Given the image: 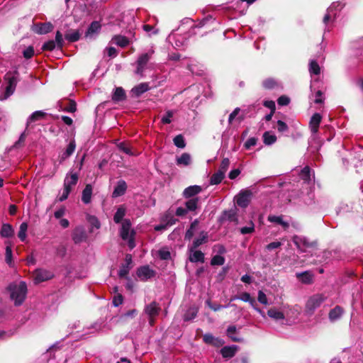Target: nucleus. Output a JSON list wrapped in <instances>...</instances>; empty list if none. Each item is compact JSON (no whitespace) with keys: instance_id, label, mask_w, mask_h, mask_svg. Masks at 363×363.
<instances>
[{"instance_id":"obj_50","label":"nucleus","mask_w":363,"mask_h":363,"mask_svg":"<svg viewBox=\"0 0 363 363\" xmlns=\"http://www.w3.org/2000/svg\"><path fill=\"white\" fill-rule=\"evenodd\" d=\"M158 255L160 258L162 260H168L171 258L170 252L165 248L160 249L158 251Z\"/></svg>"},{"instance_id":"obj_49","label":"nucleus","mask_w":363,"mask_h":363,"mask_svg":"<svg viewBox=\"0 0 363 363\" xmlns=\"http://www.w3.org/2000/svg\"><path fill=\"white\" fill-rule=\"evenodd\" d=\"M350 206L347 203H340L338 207L336 208L337 215H342L350 211Z\"/></svg>"},{"instance_id":"obj_44","label":"nucleus","mask_w":363,"mask_h":363,"mask_svg":"<svg viewBox=\"0 0 363 363\" xmlns=\"http://www.w3.org/2000/svg\"><path fill=\"white\" fill-rule=\"evenodd\" d=\"M239 300L249 303L251 307L254 306V305H256L255 298H252L251 295L247 292L242 293L239 296Z\"/></svg>"},{"instance_id":"obj_35","label":"nucleus","mask_w":363,"mask_h":363,"mask_svg":"<svg viewBox=\"0 0 363 363\" xmlns=\"http://www.w3.org/2000/svg\"><path fill=\"white\" fill-rule=\"evenodd\" d=\"M125 208L123 206H121L118 208L116 212L114 214L113 216V220L116 223H122L123 220V217L125 215Z\"/></svg>"},{"instance_id":"obj_17","label":"nucleus","mask_w":363,"mask_h":363,"mask_svg":"<svg viewBox=\"0 0 363 363\" xmlns=\"http://www.w3.org/2000/svg\"><path fill=\"white\" fill-rule=\"evenodd\" d=\"M202 189L199 185H193L186 188L183 191V196L185 199H191L194 197H197L198 195Z\"/></svg>"},{"instance_id":"obj_4","label":"nucleus","mask_w":363,"mask_h":363,"mask_svg":"<svg viewBox=\"0 0 363 363\" xmlns=\"http://www.w3.org/2000/svg\"><path fill=\"white\" fill-rule=\"evenodd\" d=\"M154 54L153 50H150L148 52L139 55L135 64L136 69L135 73L140 76L141 78L145 77V70L147 68V63L152 59Z\"/></svg>"},{"instance_id":"obj_43","label":"nucleus","mask_w":363,"mask_h":363,"mask_svg":"<svg viewBox=\"0 0 363 363\" xmlns=\"http://www.w3.org/2000/svg\"><path fill=\"white\" fill-rule=\"evenodd\" d=\"M225 177V174L222 173V172L217 171L214 173L210 179L211 184L216 185L219 184Z\"/></svg>"},{"instance_id":"obj_34","label":"nucleus","mask_w":363,"mask_h":363,"mask_svg":"<svg viewBox=\"0 0 363 363\" xmlns=\"http://www.w3.org/2000/svg\"><path fill=\"white\" fill-rule=\"evenodd\" d=\"M125 99V93L123 88L117 87L116 88L113 95L112 100L113 101H121Z\"/></svg>"},{"instance_id":"obj_2","label":"nucleus","mask_w":363,"mask_h":363,"mask_svg":"<svg viewBox=\"0 0 363 363\" xmlns=\"http://www.w3.org/2000/svg\"><path fill=\"white\" fill-rule=\"evenodd\" d=\"M327 296L323 294H315L308 298L305 304V315L311 316L315 311L326 301Z\"/></svg>"},{"instance_id":"obj_53","label":"nucleus","mask_w":363,"mask_h":363,"mask_svg":"<svg viewBox=\"0 0 363 363\" xmlns=\"http://www.w3.org/2000/svg\"><path fill=\"white\" fill-rule=\"evenodd\" d=\"M174 112L172 111H167L166 113L162 117L161 121L164 124H169L172 122Z\"/></svg>"},{"instance_id":"obj_24","label":"nucleus","mask_w":363,"mask_h":363,"mask_svg":"<svg viewBox=\"0 0 363 363\" xmlns=\"http://www.w3.org/2000/svg\"><path fill=\"white\" fill-rule=\"evenodd\" d=\"M199 197L188 199V200L184 202V206L189 212H195L199 208Z\"/></svg>"},{"instance_id":"obj_48","label":"nucleus","mask_w":363,"mask_h":363,"mask_svg":"<svg viewBox=\"0 0 363 363\" xmlns=\"http://www.w3.org/2000/svg\"><path fill=\"white\" fill-rule=\"evenodd\" d=\"M174 144L179 148H184L186 145L184 138L182 135L175 136L173 139Z\"/></svg>"},{"instance_id":"obj_9","label":"nucleus","mask_w":363,"mask_h":363,"mask_svg":"<svg viewBox=\"0 0 363 363\" xmlns=\"http://www.w3.org/2000/svg\"><path fill=\"white\" fill-rule=\"evenodd\" d=\"M155 274V271L147 265L140 267L137 270V276L140 280L144 281L154 277Z\"/></svg>"},{"instance_id":"obj_19","label":"nucleus","mask_w":363,"mask_h":363,"mask_svg":"<svg viewBox=\"0 0 363 363\" xmlns=\"http://www.w3.org/2000/svg\"><path fill=\"white\" fill-rule=\"evenodd\" d=\"M127 190V184L126 182L121 179L117 182L116 186L113 191L112 196L113 198H117L121 196H123Z\"/></svg>"},{"instance_id":"obj_55","label":"nucleus","mask_w":363,"mask_h":363,"mask_svg":"<svg viewBox=\"0 0 363 363\" xmlns=\"http://www.w3.org/2000/svg\"><path fill=\"white\" fill-rule=\"evenodd\" d=\"M230 165V160L228 158H224L220 163L219 169L218 171L222 172V173L225 174Z\"/></svg>"},{"instance_id":"obj_33","label":"nucleus","mask_w":363,"mask_h":363,"mask_svg":"<svg viewBox=\"0 0 363 363\" xmlns=\"http://www.w3.org/2000/svg\"><path fill=\"white\" fill-rule=\"evenodd\" d=\"M45 115L46 113L43 111H36L33 112L27 119V125L44 118Z\"/></svg>"},{"instance_id":"obj_16","label":"nucleus","mask_w":363,"mask_h":363,"mask_svg":"<svg viewBox=\"0 0 363 363\" xmlns=\"http://www.w3.org/2000/svg\"><path fill=\"white\" fill-rule=\"evenodd\" d=\"M321 120L322 116L318 113H315L311 116L309 122V128L313 135L318 133Z\"/></svg>"},{"instance_id":"obj_11","label":"nucleus","mask_w":363,"mask_h":363,"mask_svg":"<svg viewBox=\"0 0 363 363\" xmlns=\"http://www.w3.org/2000/svg\"><path fill=\"white\" fill-rule=\"evenodd\" d=\"M292 240L297 248L301 252H305V248L313 246V243L310 242L308 238L303 236L294 235L292 238Z\"/></svg>"},{"instance_id":"obj_60","label":"nucleus","mask_w":363,"mask_h":363,"mask_svg":"<svg viewBox=\"0 0 363 363\" xmlns=\"http://www.w3.org/2000/svg\"><path fill=\"white\" fill-rule=\"evenodd\" d=\"M164 220L165 221V223H167L168 227H170V226L174 225L178 221V219L175 218L172 216H169L168 214H166L165 216H164Z\"/></svg>"},{"instance_id":"obj_31","label":"nucleus","mask_w":363,"mask_h":363,"mask_svg":"<svg viewBox=\"0 0 363 363\" xmlns=\"http://www.w3.org/2000/svg\"><path fill=\"white\" fill-rule=\"evenodd\" d=\"M267 315L275 320H281L285 318L284 313L274 308H269L267 311Z\"/></svg>"},{"instance_id":"obj_58","label":"nucleus","mask_w":363,"mask_h":363,"mask_svg":"<svg viewBox=\"0 0 363 363\" xmlns=\"http://www.w3.org/2000/svg\"><path fill=\"white\" fill-rule=\"evenodd\" d=\"M257 300L258 301L264 305L268 304V300L266 294L261 290L258 291V296H257Z\"/></svg>"},{"instance_id":"obj_18","label":"nucleus","mask_w":363,"mask_h":363,"mask_svg":"<svg viewBox=\"0 0 363 363\" xmlns=\"http://www.w3.org/2000/svg\"><path fill=\"white\" fill-rule=\"evenodd\" d=\"M296 276L298 280L304 284H311L313 281L314 275L311 271L296 273Z\"/></svg>"},{"instance_id":"obj_6","label":"nucleus","mask_w":363,"mask_h":363,"mask_svg":"<svg viewBox=\"0 0 363 363\" xmlns=\"http://www.w3.org/2000/svg\"><path fill=\"white\" fill-rule=\"evenodd\" d=\"M342 7V5L339 1L332 3L327 9V13L324 16L323 23L327 24L332 18L335 19L337 16V12L340 11Z\"/></svg>"},{"instance_id":"obj_12","label":"nucleus","mask_w":363,"mask_h":363,"mask_svg":"<svg viewBox=\"0 0 363 363\" xmlns=\"http://www.w3.org/2000/svg\"><path fill=\"white\" fill-rule=\"evenodd\" d=\"M79 180V175L77 172H68L64 179L63 187H65L72 191L73 186H74Z\"/></svg>"},{"instance_id":"obj_10","label":"nucleus","mask_w":363,"mask_h":363,"mask_svg":"<svg viewBox=\"0 0 363 363\" xmlns=\"http://www.w3.org/2000/svg\"><path fill=\"white\" fill-rule=\"evenodd\" d=\"M33 276L35 284H39L52 279L53 277V274L50 271L38 269L35 271Z\"/></svg>"},{"instance_id":"obj_26","label":"nucleus","mask_w":363,"mask_h":363,"mask_svg":"<svg viewBox=\"0 0 363 363\" xmlns=\"http://www.w3.org/2000/svg\"><path fill=\"white\" fill-rule=\"evenodd\" d=\"M300 177L305 182L309 183L312 179L311 177L314 178V172L311 169V168L308 166H306L301 169L300 173Z\"/></svg>"},{"instance_id":"obj_1","label":"nucleus","mask_w":363,"mask_h":363,"mask_svg":"<svg viewBox=\"0 0 363 363\" xmlns=\"http://www.w3.org/2000/svg\"><path fill=\"white\" fill-rule=\"evenodd\" d=\"M10 297L14 301L15 306H21L26 299L27 294V285L25 281L11 283L8 287Z\"/></svg>"},{"instance_id":"obj_15","label":"nucleus","mask_w":363,"mask_h":363,"mask_svg":"<svg viewBox=\"0 0 363 363\" xmlns=\"http://www.w3.org/2000/svg\"><path fill=\"white\" fill-rule=\"evenodd\" d=\"M189 259L191 262H204V254L201 250H196V249H193V247L190 246L189 247Z\"/></svg>"},{"instance_id":"obj_62","label":"nucleus","mask_w":363,"mask_h":363,"mask_svg":"<svg viewBox=\"0 0 363 363\" xmlns=\"http://www.w3.org/2000/svg\"><path fill=\"white\" fill-rule=\"evenodd\" d=\"M123 297L121 294L114 296L112 303L115 307H118L123 303Z\"/></svg>"},{"instance_id":"obj_27","label":"nucleus","mask_w":363,"mask_h":363,"mask_svg":"<svg viewBox=\"0 0 363 363\" xmlns=\"http://www.w3.org/2000/svg\"><path fill=\"white\" fill-rule=\"evenodd\" d=\"M237 348L235 345L225 346L220 350V354L224 358H231L235 354Z\"/></svg>"},{"instance_id":"obj_42","label":"nucleus","mask_w":363,"mask_h":363,"mask_svg":"<svg viewBox=\"0 0 363 363\" xmlns=\"http://www.w3.org/2000/svg\"><path fill=\"white\" fill-rule=\"evenodd\" d=\"M198 313V308L196 307L189 308L184 315V320L189 321L194 319Z\"/></svg>"},{"instance_id":"obj_46","label":"nucleus","mask_w":363,"mask_h":363,"mask_svg":"<svg viewBox=\"0 0 363 363\" xmlns=\"http://www.w3.org/2000/svg\"><path fill=\"white\" fill-rule=\"evenodd\" d=\"M309 72L311 74H313L315 75L319 74L320 72V68L318 62L314 60H312L310 61Z\"/></svg>"},{"instance_id":"obj_47","label":"nucleus","mask_w":363,"mask_h":363,"mask_svg":"<svg viewBox=\"0 0 363 363\" xmlns=\"http://www.w3.org/2000/svg\"><path fill=\"white\" fill-rule=\"evenodd\" d=\"M225 261V259L224 257H223L220 255H216L212 257V259L211 260V264L212 266H221V265L224 264Z\"/></svg>"},{"instance_id":"obj_8","label":"nucleus","mask_w":363,"mask_h":363,"mask_svg":"<svg viewBox=\"0 0 363 363\" xmlns=\"http://www.w3.org/2000/svg\"><path fill=\"white\" fill-rule=\"evenodd\" d=\"M72 238L75 244L85 242L87 239L86 230L83 226H77L72 234Z\"/></svg>"},{"instance_id":"obj_20","label":"nucleus","mask_w":363,"mask_h":363,"mask_svg":"<svg viewBox=\"0 0 363 363\" xmlns=\"http://www.w3.org/2000/svg\"><path fill=\"white\" fill-rule=\"evenodd\" d=\"M208 233L202 230L199 233V237L195 238L192 242L191 247H193V249H196L200 245L206 243L208 242Z\"/></svg>"},{"instance_id":"obj_21","label":"nucleus","mask_w":363,"mask_h":363,"mask_svg":"<svg viewBox=\"0 0 363 363\" xmlns=\"http://www.w3.org/2000/svg\"><path fill=\"white\" fill-rule=\"evenodd\" d=\"M343 313L344 309L340 306H336L334 308L330 311L328 314L329 320L331 322H335L339 320Z\"/></svg>"},{"instance_id":"obj_57","label":"nucleus","mask_w":363,"mask_h":363,"mask_svg":"<svg viewBox=\"0 0 363 363\" xmlns=\"http://www.w3.org/2000/svg\"><path fill=\"white\" fill-rule=\"evenodd\" d=\"M257 139L255 137H252V138H248L246 142L245 143V147L247 149V150H249L252 147L256 145L257 144Z\"/></svg>"},{"instance_id":"obj_32","label":"nucleus","mask_w":363,"mask_h":363,"mask_svg":"<svg viewBox=\"0 0 363 363\" xmlns=\"http://www.w3.org/2000/svg\"><path fill=\"white\" fill-rule=\"evenodd\" d=\"M0 235L2 238H11L13 235V229L10 224H3L0 230Z\"/></svg>"},{"instance_id":"obj_36","label":"nucleus","mask_w":363,"mask_h":363,"mask_svg":"<svg viewBox=\"0 0 363 363\" xmlns=\"http://www.w3.org/2000/svg\"><path fill=\"white\" fill-rule=\"evenodd\" d=\"M101 24L99 21H93L89 26L86 36L92 35L93 34L98 33L101 30Z\"/></svg>"},{"instance_id":"obj_56","label":"nucleus","mask_w":363,"mask_h":363,"mask_svg":"<svg viewBox=\"0 0 363 363\" xmlns=\"http://www.w3.org/2000/svg\"><path fill=\"white\" fill-rule=\"evenodd\" d=\"M129 271H130V267H128V265L123 264L118 271L119 277H121V278L126 277L129 273Z\"/></svg>"},{"instance_id":"obj_14","label":"nucleus","mask_w":363,"mask_h":363,"mask_svg":"<svg viewBox=\"0 0 363 363\" xmlns=\"http://www.w3.org/2000/svg\"><path fill=\"white\" fill-rule=\"evenodd\" d=\"M160 310L159 303L156 301H152L145 306L144 313L148 317H155L160 313Z\"/></svg>"},{"instance_id":"obj_45","label":"nucleus","mask_w":363,"mask_h":363,"mask_svg":"<svg viewBox=\"0 0 363 363\" xmlns=\"http://www.w3.org/2000/svg\"><path fill=\"white\" fill-rule=\"evenodd\" d=\"M28 230V224L26 222L20 225L18 237L21 241H25L26 238V232Z\"/></svg>"},{"instance_id":"obj_54","label":"nucleus","mask_w":363,"mask_h":363,"mask_svg":"<svg viewBox=\"0 0 363 363\" xmlns=\"http://www.w3.org/2000/svg\"><path fill=\"white\" fill-rule=\"evenodd\" d=\"M56 47H57V44L55 43V40H48V42L45 43L42 47V49L43 50L52 51Z\"/></svg>"},{"instance_id":"obj_3","label":"nucleus","mask_w":363,"mask_h":363,"mask_svg":"<svg viewBox=\"0 0 363 363\" xmlns=\"http://www.w3.org/2000/svg\"><path fill=\"white\" fill-rule=\"evenodd\" d=\"M131 222L129 219H124L121 223L119 230L121 238L122 240L128 241V245L130 250L135 247L134 239L135 232L131 228Z\"/></svg>"},{"instance_id":"obj_13","label":"nucleus","mask_w":363,"mask_h":363,"mask_svg":"<svg viewBox=\"0 0 363 363\" xmlns=\"http://www.w3.org/2000/svg\"><path fill=\"white\" fill-rule=\"evenodd\" d=\"M7 79L8 82L5 88L4 96L0 98L1 100L6 99L11 96L13 94L16 87L17 79L15 77H9Z\"/></svg>"},{"instance_id":"obj_61","label":"nucleus","mask_w":363,"mask_h":363,"mask_svg":"<svg viewBox=\"0 0 363 363\" xmlns=\"http://www.w3.org/2000/svg\"><path fill=\"white\" fill-rule=\"evenodd\" d=\"M143 30L150 36L153 34H157L158 33V30L155 29L153 26L150 25H144L143 26Z\"/></svg>"},{"instance_id":"obj_23","label":"nucleus","mask_w":363,"mask_h":363,"mask_svg":"<svg viewBox=\"0 0 363 363\" xmlns=\"http://www.w3.org/2000/svg\"><path fill=\"white\" fill-rule=\"evenodd\" d=\"M150 89V87L149 86V83L142 82V83L139 84L138 85L134 86L132 89L131 92L133 93V95L138 97L140 95H142L143 94H144L145 92L149 91Z\"/></svg>"},{"instance_id":"obj_63","label":"nucleus","mask_w":363,"mask_h":363,"mask_svg":"<svg viewBox=\"0 0 363 363\" xmlns=\"http://www.w3.org/2000/svg\"><path fill=\"white\" fill-rule=\"evenodd\" d=\"M289 129L288 125L286 123L281 120H279L277 121V130L280 133H284L287 131Z\"/></svg>"},{"instance_id":"obj_40","label":"nucleus","mask_w":363,"mask_h":363,"mask_svg":"<svg viewBox=\"0 0 363 363\" xmlns=\"http://www.w3.org/2000/svg\"><path fill=\"white\" fill-rule=\"evenodd\" d=\"M262 138H263V143L266 145H272L277 141V136L274 134L271 133L269 131L265 132L263 134Z\"/></svg>"},{"instance_id":"obj_52","label":"nucleus","mask_w":363,"mask_h":363,"mask_svg":"<svg viewBox=\"0 0 363 363\" xmlns=\"http://www.w3.org/2000/svg\"><path fill=\"white\" fill-rule=\"evenodd\" d=\"M262 85L267 89H272L277 86V82L274 79L269 78L262 82Z\"/></svg>"},{"instance_id":"obj_5","label":"nucleus","mask_w":363,"mask_h":363,"mask_svg":"<svg viewBox=\"0 0 363 363\" xmlns=\"http://www.w3.org/2000/svg\"><path fill=\"white\" fill-rule=\"evenodd\" d=\"M351 162L357 169L359 167L360 169H357V173H360L363 170V148L358 147L357 150H353L350 152Z\"/></svg>"},{"instance_id":"obj_30","label":"nucleus","mask_w":363,"mask_h":363,"mask_svg":"<svg viewBox=\"0 0 363 363\" xmlns=\"http://www.w3.org/2000/svg\"><path fill=\"white\" fill-rule=\"evenodd\" d=\"M52 26L50 23H40L35 29V32L38 34H46L52 30Z\"/></svg>"},{"instance_id":"obj_25","label":"nucleus","mask_w":363,"mask_h":363,"mask_svg":"<svg viewBox=\"0 0 363 363\" xmlns=\"http://www.w3.org/2000/svg\"><path fill=\"white\" fill-rule=\"evenodd\" d=\"M203 340L204 342H206V344L212 345L217 347H219L224 343L222 340L218 337H215L213 335L209 333L205 334L203 337Z\"/></svg>"},{"instance_id":"obj_37","label":"nucleus","mask_w":363,"mask_h":363,"mask_svg":"<svg viewBox=\"0 0 363 363\" xmlns=\"http://www.w3.org/2000/svg\"><path fill=\"white\" fill-rule=\"evenodd\" d=\"M191 162V155L189 153L184 152L182 155L177 158V164L187 166L190 164Z\"/></svg>"},{"instance_id":"obj_41","label":"nucleus","mask_w":363,"mask_h":363,"mask_svg":"<svg viewBox=\"0 0 363 363\" xmlns=\"http://www.w3.org/2000/svg\"><path fill=\"white\" fill-rule=\"evenodd\" d=\"M268 220L271 223H275L281 225L284 229L288 228L289 226L287 222L283 220L282 216H269Z\"/></svg>"},{"instance_id":"obj_29","label":"nucleus","mask_w":363,"mask_h":363,"mask_svg":"<svg viewBox=\"0 0 363 363\" xmlns=\"http://www.w3.org/2000/svg\"><path fill=\"white\" fill-rule=\"evenodd\" d=\"M236 218V213L233 210L225 211L219 218V221L223 223L224 221H233Z\"/></svg>"},{"instance_id":"obj_7","label":"nucleus","mask_w":363,"mask_h":363,"mask_svg":"<svg viewBox=\"0 0 363 363\" xmlns=\"http://www.w3.org/2000/svg\"><path fill=\"white\" fill-rule=\"evenodd\" d=\"M252 192L250 190H241L235 197L237 205L241 208H246L250 203Z\"/></svg>"},{"instance_id":"obj_59","label":"nucleus","mask_w":363,"mask_h":363,"mask_svg":"<svg viewBox=\"0 0 363 363\" xmlns=\"http://www.w3.org/2000/svg\"><path fill=\"white\" fill-rule=\"evenodd\" d=\"M75 148H76V143H75V140H72L69 145H67L66 150H65V152H66L68 155H72L74 150H75Z\"/></svg>"},{"instance_id":"obj_39","label":"nucleus","mask_w":363,"mask_h":363,"mask_svg":"<svg viewBox=\"0 0 363 363\" xmlns=\"http://www.w3.org/2000/svg\"><path fill=\"white\" fill-rule=\"evenodd\" d=\"M80 33L79 30H69L65 34V39L70 43H74L79 40Z\"/></svg>"},{"instance_id":"obj_38","label":"nucleus","mask_w":363,"mask_h":363,"mask_svg":"<svg viewBox=\"0 0 363 363\" xmlns=\"http://www.w3.org/2000/svg\"><path fill=\"white\" fill-rule=\"evenodd\" d=\"M228 336L234 342H242V339L237 335V329L234 325L229 326L227 329Z\"/></svg>"},{"instance_id":"obj_22","label":"nucleus","mask_w":363,"mask_h":363,"mask_svg":"<svg viewBox=\"0 0 363 363\" xmlns=\"http://www.w3.org/2000/svg\"><path fill=\"white\" fill-rule=\"evenodd\" d=\"M93 191V186L91 184H88L82 191V201L84 204H89L91 201V196Z\"/></svg>"},{"instance_id":"obj_64","label":"nucleus","mask_w":363,"mask_h":363,"mask_svg":"<svg viewBox=\"0 0 363 363\" xmlns=\"http://www.w3.org/2000/svg\"><path fill=\"white\" fill-rule=\"evenodd\" d=\"M23 57L26 59L31 58L34 55V49L32 46L28 47L26 50L23 52Z\"/></svg>"},{"instance_id":"obj_28","label":"nucleus","mask_w":363,"mask_h":363,"mask_svg":"<svg viewBox=\"0 0 363 363\" xmlns=\"http://www.w3.org/2000/svg\"><path fill=\"white\" fill-rule=\"evenodd\" d=\"M111 43L121 48H125L129 44V40L123 35H116L112 38Z\"/></svg>"},{"instance_id":"obj_51","label":"nucleus","mask_w":363,"mask_h":363,"mask_svg":"<svg viewBox=\"0 0 363 363\" xmlns=\"http://www.w3.org/2000/svg\"><path fill=\"white\" fill-rule=\"evenodd\" d=\"M255 230V225L252 221H250L248 226L242 227L240 228V231L241 234H250L253 233Z\"/></svg>"}]
</instances>
